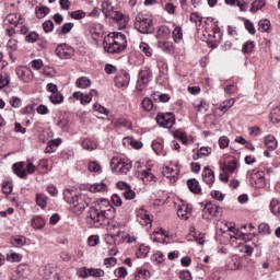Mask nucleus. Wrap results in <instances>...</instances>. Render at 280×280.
I'll use <instances>...</instances> for the list:
<instances>
[{
  "mask_svg": "<svg viewBox=\"0 0 280 280\" xmlns=\"http://www.w3.org/2000/svg\"><path fill=\"white\" fill-rule=\"evenodd\" d=\"M115 218V207L112 206L108 199H101L90 208L88 211V223L100 226H108L107 230L112 235L119 237V224H112L110 220Z\"/></svg>",
  "mask_w": 280,
  "mask_h": 280,
  "instance_id": "nucleus-1",
  "label": "nucleus"
},
{
  "mask_svg": "<svg viewBox=\"0 0 280 280\" xmlns=\"http://www.w3.org/2000/svg\"><path fill=\"white\" fill-rule=\"evenodd\" d=\"M63 199L68 205H70V211L77 215H82L86 207L91 205V198L86 195H75L70 189L63 191Z\"/></svg>",
  "mask_w": 280,
  "mask_h": 280,
  "instance_id": "nucleus-2",
  "label": "nucleus"
},
{
  "mask_svg": "<svg viewBox=\"0 0 280 280\" xmlns=\"http://www.w3.org/2000/svg\"><path fill=\"white\" fill-rule=\"evenodd\" d=\"M102 12L104 16L107 19H113L119 25V30H124L128 25V21H130V16L121 13L120 11H115V7H113V2L108 0H104L101 4Z\"/></svg>",
  "mask_w": 280,
  "mask_h": 280,
  "instance_id": "nucleus-3",
  "label": "nucleus"
},
{
  "mask_svg": "<svg viewBox=\"0 0 280 280\" xmlns=\"http://www.w3.org/2000/svg\"><path fill=\"white\" fill-rule=\"evenodd\" d=\"M126 36H114V37H105L103 42L104 50L107 54H119V51H124L126 49Z\"/></svg>",
  "mask_w": 280,
  "mask_h": 280,
  "instance_id": "nucleus-4",
  "label": "nucleus"
},
{
  "mask_svg": "<svg viewBox=\"0 0 280 280\" xmlns=\"http://www.w3.org/2000/svg\"><path fill=\"white\" fill-rule=\"evenodd\" d=\"M110 167L116 174H128L132 170V162L126 159L113 158Z\"/></svg>",
  "mask_w": 280,
  "mask_h": 280,
  "instance_id": "nucleus-5",
  "label": "nucleus"
},
{
  "mask_svg": "<svg viewBox=\"0 0 280 280\" xmlns=\"http://www.w3.org/2000/svg\"><path fill=\"white\" fill-rule=\"evenodd\" d=\"M248 175L252 187H255L256 189H262V187H266V173H264V171L254 168L248 173Z\"/></svg>",
  "mask_w": 280,
  "mask_h": 280,
  "instance_id": "nucleus-6",
  "label": "nucleus"
},
{
  "mask_svg": "<svg viewBox=\"0 0 280 280\" xmlns=\"http://www.w3.org/2000/svg\"><path fill=\"white\" fill-rule=\"evenodd\" d=\"M151 78L152 70H150V68L148 67H142L139 72L138 81L136 83V90L139 91V93H141V91H143V89L148 86V83L150 82Z\"/></svg>",
  "mask_w": 280,
  "mask_h": 280,
  "instance_id": "nucleus-7",
  "label": "nucleus"
},
{
  "mask_svg": "<svg viewBox=\"0 0 280 280\" xmlns=\"http://www.w3.org/2000/svg\"><path fill=\"white\" fill-rule=\"evenodd\" d=\"M135 27L140 34H150L152 32V19L138 15L136 18Z\"/></svg>",
  "mask_w": 280,
  "mask_h": 280,
  "instance_id": "nucleus-8",
  "label": "nucleus"
},
{
  "mask_svg": "<svg viewBox=\"0 0 280 280\" xmlns=\"http://www.w3.org/2000/svg\"><path fill=\"white\" fill-rule=\"evenodd\" d=\"M15 74L21 82H24V84H31V82H34V71H32L30 67L18 66L15 68Z\"/></svg>",
  "mask_w": 280,
  "mask_h": 280,
  "instance_id": "nucleus-9",
  "label": "nucleus"
},
{
  "mask_svg": "<svg viewBox=\"0 0 280 280\" xmlns=\"http://www.w3.org/2000/svg\"><path fill=\"white\" fill-rule=\"evenodd\" d=\"M176 121V117H174V114L166 113V114H159L156 116V122L162 128H172Z\"/></svg>",
  "mask_w": 280,
  "mask_h": 280,
  "instance_id": "nucleus-10",
  "label": "nucleus"
},
{
  "mask_svg": "<svg viewBox=\"0 0 280 280\" xmlns=\"http://www.w3.org/2000/svg\"><path fill=\"white\" fill-rule=\"evenodd\" d=\"M56 54L58 58H61V60H69V58L73 56V47L67 44H60L56 48Z\"/></svg>",
  "mask_w": 280,
  "mask_h": 280,
  "instance_id": "nucleus-11",
  "label": "nucleus"
},
{
  "mask_svg": "<svg viewBox=\"0 0 280 280\" xmlns=\"http://www.w3.org/2000/svg\"><path fill=\"white\" fill-rule=\"evenodd\" d=\"M218 215V206L208 203L202 210L201 217L203 220H211V218H215Z\"/></svg>",
  "mask_w": 280,
  "mask_h": 280,
  "instance_id": "nucleus-12",
  "label": "nucleus"
},
{
  "mask_svg": "<svg viewBox=\"0 0 280 280\" xmlns=\"http://www.w3.org/2000/svg\"><path fill=\"white\" fill-rule=\"evenodd\" d=\"M39 273L44 279L51 280L54 277H56V266L52 264L44 266L40 268Z\"/></svg>",
  "mask_w": 280,
  "mask_h": 280,
  "instance_id": "nucleus-13",
  "label": "nucleus"
},
{
  "mask_svg": "<svg viewBox=\"0 0 280 280\" xmlns=\"http://www.w3.org/2000/svg\"><path fill=\"white\" fill-rule=\"evenodd\" d=\"M91 194H106L108 191V185L104 182H97L89 186Z\"/></svg>",
  "mask_w": 280,
  "mask_h": 280,
  "instance_id": "nucleus-14",
  "label": "nucleus"
},
{
  "mask_svg": "<svg viewBox=\"0 0 280 280\" xmlns=\"http://www.w3.org/2000/svg\"><path fill=\"white\" fill-rule=\"evenodd\" d=\"M177 215L182 220H189V217L191 215V206L187 203H182L177 207Z\"/></svg>",
  "mask_w": 280,
  "mask_h": 280,
  "instance_id": "nucleus-15",
  "label": "nucleus"
},
{
  "mask_svg": "<svg viewBox=\"0 0 280 280\" xmlns=\"http://www.w3.org/2000/svg\"><path fill=\"white\" fill-rule=\"evenodd\" d=\"M220 170L222 172H226L228 174H233V172H235V170H237V160L233 159V160L229 161L228 163H226V161L220 162Z\"/></svg>",
  "mask_w": 280,
  "mask_h": 280,
  "instance_id": "nucleus-16",
  "label": "nucleus"
},
{
  "mask_svg": "<svg viewBox=\"0 0 280 280\" xmlns=\"http://www.w3.org/2000/svg\"><path fill=\"white\" fill-rule=\"evenodd\" d=\"M178 172H180L178 166L171 164V165L164 167L163 175L166 178H172L173 180H176V176H178Z\"/></svg>",
  "mask_w": 280,
  "mask_h": 280,
  "instance_id": "nucleus-17",
  "label": "nucleus"
},
{
  "mask_svg": "<svg viewBox=\"0 0 280 280\" xmlns=\"http://www.w3.org/2000/svg\"><path fill=\"white\" fill-rule=\"evenodd\" d=\"M201 176L206 185H213L215 180V175L213 174V171L209 166H206L203 168Z\"/></svg>",
  "mask_w": 280,
  "mask_h": 280,
  "instance_id": "nucleus-18",
  "label": "nucleus"
},
{
  "mask_svg": "<svg viewBox=\"0 0 280 280\" xmlns=\"http://www.w3.org/2000/svg\"><path fill=\"white\" fill-rule=\"evenodd\" d=\"M137 222L141 224V226H148L151 224L150 215L145 212V209H139L137 211Z\"/></svg>",
  "mask_w": 280,
  "mask_h": 280,
  "instance_id": "nucleus-19",
  "label": "nucleus"
},
{
  "mask_svg": "<svg viewBox=\"0 0 280 280\" xmlns=\"http://www.w3.org/2000/svg\"><path fill=\"white\" fill-rule=\"evenodd\" d=\"M153 242H159L160 244H165V237H168L167 232L162 228H158L152 234Z\"/></svg>",
  "mask_w": 280,
  "mask_h": 280,
  "instance_id": "nucleus-20",
  "label": "nucleus"
},
{
  "mask_svg": "<svg viewBox=\"0 0 280 280\" xmlns=\"http://www.w3.org/2000/svg\"><path fill=\"white\" fill-rule=\"evenodd\" d=\"M108 120L112 121L115 128H132V122L125 118H108Z\"/></svg>",
  "mask_w": 280,
  "mask_h": 280,
  "instance_id": "nucleus-21",
  "label": "nucleus"
},
{
  "mask_svg": "<svg viewBox=\"0 0 280 280\" xmlns=\"http://www.w3.org/2000/svg\"><path fill=\"white\" fill-rule=\"evenodd\" d=\"M115 82L118 89H124V86H128L130 84V74L124 72L116 77Z\"/></svg>",
  "mask_w": 280,
  "mask_h": 280,
  "instance_id": "nucleus-22",
  "label": "nucleus"
},
{
  "mask_svg": "<svg viewBox=\"0 0 280 280\" xmlns=\"http://www.w3.org/2000/svg\"><path fill=\"white\" fill-rule=\"evenodd\" d=\"M228 231H230V233H233L230 235L231 244H235V242H237V240H244V235H246V234L240 232V230H236L233 225H229Z\"/></svg>",
  "mask_w": 280,
  "mask_h": 280,
  "instance_id": "nucleus-23",
  "label": "nucleus"
},
{
  "mask_svg": "<svg viewBox=\"0 0 280 280\" xmlns=\"http://www.w3.org/2000/svg\"><path fill=\"white\" fill-rule=\"evenodd\" d=\"M13 171L20 178H27V173L25 172V162H19L13 164Z\"/></svg>",
  "mask_w": 280,
  "mask_h": 280,
  "instance_id": "nucleus-24",
  "label": "nucleus"
},
{
  "mask_svg": "<svg viewBox=\"0 0 280 280\" xmlns=\"http://www.w3.org/2000/svg\"><path fill=\"white\" fill-rule=\"evenodd\" d=\"M31 269L30 266L27 265H19L18 269H16V273L19 279H27V277H30L31 275Z\"/></svg>",
  "mask_w": 280,
  "mask_h": 280,
  "instance_id": "nucleus-25",
  "label": "nucleus"
},
{
  "mask_svg": "<svg viewBox=\"0 0 280 280\" xmlns=\"http://www.w3.org/2000/svg\"><path fill=\"white\" fill-rule=\"evenodd\" d=\"M265 145L268 148V150H277L279 142L275 136L268 135L265 137Z\"/></svg>",
  "mask_w": 280,
  "mask_h": 280,
  "instance_id": "nucleus-26",
  "label": "nucleus"
},
{
  "mask_svg": "<svg viewBox=\"0 0 280 280\" xmlns=\"http://www.w3.org/2000/svg\"><path fill=\"white\" fill-rule=\"evenodd\" d=\"M139 177L141 178L142 183H144V185H148V183H152V180H154V174H152V170L150 168L142 171L139 174Z\"/></svg>",
  "mask_w": 280,
  "mask_h": 280,
  "instance_id": "nucleus-27",
  "label": "nucleus"
},
{
  "mask_svg": "<svg viewBox=\"0 0 280 280\" xmlns=\"http://www.w3.org/2000/svg\"><path fill=\"white\" fill-rule=\"evenodd\" d=\"M74 100H78L83 104V106H86V104H91L92 97L89 94H84L82 92H74L73 93Z\"/></svg>",
  "mask_w": 280,
  "mask_h": 280,
  "instance_id": "nucleus-28",
  "label": "nucleus"
},
{
  "mask_svg": "<svg viewBox=\"0 0 280 280\" xmlns=\"http://www.w3.org/2000/svg\"><path fill=\"white\" fill-rule=\"evenodd\" d=\"M26 243L27 238H25V236L16 235L11 237V244L15 248H22V246H25Z\"/></svg>",
  "mask_w": 280,
  "mask_h": 280,
  "instance_id": "nucleus-29",
  "label": "nucleus"
},
{
  "mask_svg": "<svg viewBox=\"0 0 280 280\" xmlns=\"http://www.w3.org/2000/svg\"><path fill=\"white\" fill-rule=\"evenodd\" d=\"M233 106H235V98H230V100H225L223 101L220 105H219V110H221L222 113H226L229 110H231V108H233Z\"/></svg>",
  "mask_w": 280,
  "mask_h": 280,
  "instance_id": "nucleus-30",
  "label": "nucleus"
},
{
  "mask_svg": "<svg viewBox=\"0 0 280 280\" xmlns=\"http://www.w3.org/2000/svg\"><path fill=\"white\" fill-rule=\"evenodd\" d=\"M35 202L37 207L45 209L47 207V202H49V198L45 194L39 192L36 195Z\"/></svg>",
  "mask_w": 280,
  "mask_h": 280,
  "instance_id": "nucleus-31",
  "label": "nucleus"
},
{
  "mask_svg": "<svg viewBox=\"0 0 280 280\" xmlns=\"http://www.w3.org/2000/svg\"><path fill=\"white\" fill-rule=\"evenodd\" d=\"M271 27H272V25L270 24V20H268V19L260 20L258 22L259 32H265L266 34H270Z\"/></svg>",
  "mask_w": 280,
  "mask_h": 280,
  "instance_id": "nucleus-32",
  "label": "nucleus"
},
{
  "mask_svg": "<svg viewBox=\"0 0 280 280\" xmlns=\"http://www.w3.org/2000/svg\"><path fill=\"white\" fill-rule=\"evenodd\" d=\"M5 22L11 25L10 30H15L16 27H19V15H16L15 13H11L7 16Z\"/></svg>",
  "mask_w": 280,
  "mask_h": 280,
  "instance_id": "nucleus-33",
  "label": "nucleus"
},
{
  "mask_svg": "<svg viewBox=\"0 0 280 280\" xmlns=\"http://www.w3.org/2000/svg\"><path fill=\"white\" fill-rule=\"evenodd\" d=\"M269 209L273 215H280V201L277 198H273L270 201Z\"/></svg>",
  "mask_w": 280,
  "mask_h": 280,
  "instance_id": "nucleus-34",
  "label": "nucleus"
},
{
  "mask_svg": "<svg viewBox=\"0 0 280 280\" xmlns=\"http://www.w3.org/2000/svg\"><path fill=\"white\" fill-rule=\"evenodd\" d=\"M187 186L192 194H200V183L197 179H188Z\"/></svg>",
  "mask_w": 280,
  "mask_h": 280,
  "instance_id": "nucleus-35",
  "label": "nucleus"
},
{
  "mask_svg": "<svg viewBox=\"0 0 280 280\" xmlns=\"http://www.w3.org/2000/svg\"><path fill=\"white\" fill-rule=\"evenodd\" d=\"M211 147H201L197 154L192 155L194 161H198L200 156H209Z\"/></svg>",
  "mask_w": 280,
  "mask_h": 280,
  "instance_id": "nucleus-36",
  "label": "nucleus"
},
{
  "mask_svg": "<svg viewBox=\"0 0 280 280\" xmlns=\"http://www.w3.org/2000/svg\"><path fill=\"white\" fill-rule=\"evenodd\" d=\"M33 229L39 230L45 228V219L42 217H34L31 221Z\"/></svg>",
  "mask_w": 280,
  "mask_h": 280,
  "instance_id": "nucleus-37",
  "label": "nucleus"
},
{
  "mask_svg": "<svg viewBox=\"0 0 280 280\" xmlns=\"http://www.w3.org/2000/svg\"><path fill=\"white\" fill-rule=\"evenodd\" d=\"M75 85L78 89H89V86H91V79L81 77L77 80Z\"/></svg>",
  "mask_w": 280,
  "mask_h": 280,
  "instance_id": "nucleus-38",
  "label": "nucleus"
},
{
  "mask_svg": "<svg viewBox=\"0 0 280 280\" xmlns=\"http://www.w3.org/2000/svg\"><path fill=\"white\" fill-rule=\"evenodd\" d=\"M13 34H22L23 36H32V33H30V30L26 28V26L21 25L20 27H15L14 32L10 31L9 36H12Z\"/></svg>",
  "mask_w": 280,
  "mask_h": 280,
  "instance_id": "nucleus-39",
  "label": "nucleus"
},
{
  "mask_svg": "<svg viewBox=\"0 0 280 280\" xmlns=\"http://www.w3.org/2000/svg\"><path fill=\"white\" fill-rule=\"evenodd\" d=\"M89 172H92L93 174H101L102 172V165L98 164L97 161H91L88 164Z\"/></svg>",
  "mask_w": 280,
  "mask_h": 280,
  "instance_id": "nucleus-40",
  "label": "nucleus"
},
{
  "mask_svg": "<svg viewBox=\"0 0 280 280\" xmlns=\"http://www.w3.org/2000/svg\"><path fill=\"white\" fill-rule=\"evenodd\" d=\"M82 148L89 152H93V150L97 148V144L91 139H84L82 142Z\"/></svg>",
  "mask_w": 280,
  "mask_h": 280,
  "instance_id": "nucleus-41",
  "label": "nucleus"
},
{
  "mask_svg": "<svg viewBox=\"0 0 280 280\" xmlns=\"http://www.w3.org/2000/svg\"><path fill=\"white\" fill-rule=\"evenodd\" d=\"M49 12H50V10L47 7H37L35 9V14H36L37 19H45V16H47V14Z\"/></svg>",
  "mask_w": 280,
  "mask_h": 280,
  "instance_id": "nucleus-42",
  "label": "nucleus"
},
{
  "mask_svg": "<svg viewBox=\"0 0 280 280\" xmlns=\"http://www.w3.org/2000/svg\"><path fill=\"white\" fill-rule=\"evenodd\" d=\"M150 271L148 269H139L136 273V280H149Z\"/></svg>",
  "mask_w": 280,
  "mask_h": 280,
  "instance_id": "nucleus-43",
  "label": "nucleus"
},
{
  "mask_svg": "<svg viewBox=\"0 0 280 280\" xmlns=\"http://www.w3.org/2000/svg\"><path fill=\"white\" fill-rule=\"evenodd\" d=\"M106 272H104L103 269H95V268H90L89 269V277H94L95 279H100L104 277Z\"/></svg>",
  "mask_w": 280,
  "mask_h": 280,
  "instance_id": "nucleus-44",
  "label": "nucleus"
},
{
  "mask_svg": "<svg viewBox=\"0 0 280 280\" xmlns=\"http://www.w3.org/2000/svg\"><path fill=\"white\" fill-rule=\"evenodd\" d=\"M195 109L197 113H207L209 110V103L207 101H201L198 104H195Z\"/></svg>",
  "mask_w": 280,
  "mask_h": 280,
  "instance_id": "nucleus-45",
  "label": "nucleus"
},
{
  "mask_svg": "<svg viewBox=\"0 0 280 280\" xmlns=\"http://www.w3.org/2000/svg\"><path fill=\"white\" fill-rule=\"evenodd\" d=\"M90 33L92 36H102V34H104V27L102 24H95L91 27Z\"/></svg>",
  "mask_w": 280,
  "mask_h": 280,
  "instance_id": "nucleus-46",
  "label": "nucleus"
},
{
  "mask_svg": "<svg viewBox=\"0 0 280 280\" xmlns=\"http://www.w3.org/2000/svg\"><path fill=\"white\" fill-rule=\"evenodd\" d=\"M65 97L62 96V94H60V92H55L50 95V102L52 104H62Z\"/></svg>",
  "mask_w": 280,
  "mask_h": 280,
  "instance_id": "nucleus-47",
  "label": "nucleus"
},
{
  "mask_svg": "<svg viewBox=\"0 0 280 280\" xmlns=\"http://www.w3.org/2000/svg\"><path fill=\"white\" fill-rule=\"evenodd\" d=\"M266 5L265 0H256L252 3L250 12H258V10H261Z\"/></svg>",
  "mask_w": 280,
  "mask_h": 280,
  "instance_id": "nucleus-48",
  "label": "nucleus"
},
{
  "mask_svg": "<svg viewBox=\"0 0 280 280\" xmlns=\"http://www.w3.org/2000/svg\"><path fill=\"white\" fill-rule=\"evenodd\" d=\"M141 106L143 110L150 112L152 108H154V103L150 98H143Z\"/></svg>",
  "mask_w": 280,
  "mask_h": 280,
  "instance_id": "nucleus-49",
  "label": "nucleus"
},
{
  "mask_svg": "<svg viewBox=\"0 0 280 280\" xmlns=\"http://www.w3.org/2000/svg\"><path fill=\"white\" fill-rule=\"evenodd\" d=\"M43 74L46 77V78H54L56 75V69H54V67H44L43 69Z\"/></svg>",
  "mask_w": 280,
  "mask_h": 280,
  "instance_id": "nucleus-50",
  "label": "nucleus"
},
{
  "mask_svg": "<svg viewBox=\"0 0 280 280\" xmlns=\"http://www.w3.org/2000/svg\"><path fill=\"white\" fill-rule=\"evenodd\" d=\"M10 84V77L8 73H0V89L8 86Z\"/></svg>",
  "mask_w": 280,
  "mask_h": 280,
  "instance_id": "nucleus-51",
  "label": "nucleus"
},
{
  "mask_svg": "<svg viewBox=\"0 0 280 280\" xmlns=\"http://www.w3.org/2000/svg\"><path fill=\"white\" fill-rule=\"evenodd\" d=\"M115 275L119 279H126V277H128V269H126L125 267H120L115 271Z\"/></svg>",
  "mask_w": 280,
  "mask_h": 280,
  "instance_id": "nucleus-52",
  "label": "nucleus"
},
{
  "mask_svg": "<svg viewBox=\"0 0 280 280\" xmlns=\"http://www.w3.org/2000/svg\"><path fill=\"white\" fill-rule=\"evenodd\" d=\"M174 137L176 139H180L182 143H187V141H188L187 133H185L180 130L175 131Z\"/></svg>",
  "mask_w": 280,
  "mask_h": 280,
  "instance_id": "nucleus-53",
  "label": "nucleus"
},
{
  "mask_svg": "<svg viewBox=\"0 0 280 280\" xmlns=\"http://www.w3.org/2000/svg\"><path fill=\"white\" fill-rule=\"evenodd\" d=\"M70 16L72 19H75L77 21H80V19H84V16H86V13H84V11L82 10H77L70 13Z\"/></svg>",
  "mask_w": 280,
  "mask_h": 280,
  "instance_id": "nucleus-54",
  "label": "nucleus"
},
{
  "mask_svg": "<svg viewBox=\"0 0 280 280\" xmlns=\"http://www.w3.org/2000/svg\"><path fill=\"white\" fill-rule=\"evenodd\" d=\"M253 49H255V43H253V42H246L243 45V54H250V51H253Z\"/></svg>",
  "mask_w": 280,
  "mask_h": 280,
  "instance_id": "nucleus-55",
  "label": "nucleus"
},
{
  "mask_svg": "<svg viewBox=\"0 0 280 280\" xmlns=\"http://www.w3.org/2000/svg\"><path fill=\"white\" fill-rule=\"evenodd\" d=\"M229 143H230L229 137L222 136L219 138V147L221 148V150L226 149Z\"/></svg>",
  "mask_w": 280,
  "mask_h": 280,
  "instance_id": "nucleus-56",
  "label": "nucleus"
},
{
  "mask_svg": "<svg viewBox=\"0 0 280 280\" xmlns=\"http://www.w3.org/2000/svg\"><path fill=\"white\" fill-rule=\"evenodd\" d=\"M77 275L81 279H89V269H86V267H81L78 269Z\"/></svg>",
  "mask_w": 280,
  "mask_h": 280,
  "instance_id": "nucleus-57",
  "label": "nucleus"
},
{
  "mask_svg": "<svg viewBox=\"0 0 280 280\" xmlns=\"http://www.w3.org/2000/svg\"><path fill=\"white\" fill-rule=\"evenodd\" d=\"M43 28L46 32V34H49V32H54V22L49 20L44 22Z\"/></svg>",
  "mask_w": 280,
  "mask_h": 280,
  "instance_id": "nucleus-58",
  "label": "nucleus"
},
{
  "mask_svg": "<svg viewBox=\"0 0 280 280\" xmlns=\"http://www.w3.org/2000/svg\"><path fill=\"white\" fill-rule=\"evenodd\" d=\"M32 69H35V71H40L43 69V61L40 59H35L31 62Z\"/></svg>",
  "mask_w": 280,
  "mask_h": 280,
  "instance_id": "nucleus-59",
  "label": "nucleus"
},
{
  "mask_svg": "<svg viewBox=\"0 0 280 280\" xmlns=\"http://www.w3.org/2000/svg\"><path fill=\"white\" fill-rule=\"evenodd\" d=\"M245 28L247 30V32H249V34L255 35L256 33L255 24H253L250 20L245 21Z\"/></svg>",
  "mask_w": 280,
  "mask_h": 280,
  "instance_id": "nucleus-60",
  "label": "nucleus"
},
{
  "mask_svg": "<svg viewBox=\"0 0 280 280\" xmlns=\"http://www.w3.org/2000/svg\"><path fill=\"white\" fill-rule=\"evenodd\" d=\"M89 246H97L100 244V236L92 235L88 238Z\"/></svg>",
  "mask_w": 280,
  "mask_h": 280,
  "instance_id": "nucleus-61",
  "label": "nucleus"
},
{
  "mask_svg": "<svg viewBox=\"0 0 280 280\" xmlns=\"http://www.w3.org/2000/svg\"><path fill=\"white\" fill-rule=\"evenodd\" d=\"M179 279L182 280H192L191 272L189 270H184L179 272Z\"/></svg>",
  "mask_w": 280,
  "mask_h": 280,
  "instance_id": "nucleus-62",
  "label": "nucleus"
},
{
  "mask_svg": "<svg viewBox=\"0 0 280 280\" xmlns=\"http://www.w3.org/2000/svg\"><path fill=\"white\" fill-rule=\"evenodd\" d=\"M152 148H153L154 152H156L158 154L163 153V143L155 141L152 143Z\"/></svg>",
  "mask_w": 280,
  "mask_h": 280,
  "instance_id": "nucleus-63",
  "label": "nucleus"
},
{
  "mask_svg": "<svg viewBox=\"0 0 280 280\" xmlns=\"http://www.w3.org/2000/svg\"><path fill=\"white\" fill-rule=\"evenodd\" d=\"M272 121H280V108H276L271 112Z\"/></svg>",
  "mask_w": 280,
  "mask_h": 280,
  "instance_id": "nucleus-64",
  "label": "nucleus"
}]
</instances>
